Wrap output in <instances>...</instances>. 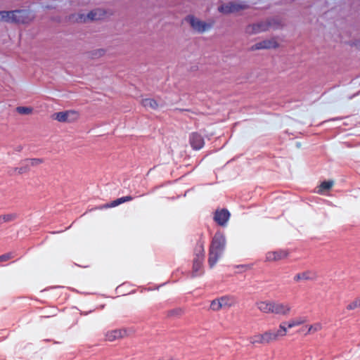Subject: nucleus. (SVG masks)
I'll return each mask as SVG.
<instances>
[{
  "label": "nucleus",
  "mask_w": 360,
  "mask_h": 360,
  "mask_svg": "<svg viewBox=\"0 0 360 360\" xmlns=\"http://www.w3.org/2000/svg\"><path fill=\"white\" fill-rule=\"evenodd\" d=\"M226 246V238L221 232H217L213 236L208 254V264L212 268L221 256Z\"/></svg>",
  "instance_id": "nucleus-1"
},
{
  "label": "nucleus",
  "mask_w": 360,
  "mask_h": 360,
  "mask_svg": "<svg viewBox=\"0 0 360 360\" xmlns=\"http://www.w3.org/2000/svg\"><path fill=\"white\" fill-rule=\"evenodd\" d=\"M204 247L202 244L199 245L195 252L192 267V276L195 277L203 274L202 262L204 261Z\"/></svg>",
  "instance_id": "nucleus-2"
},
{
  "label": "nucleus",
  "mask_w": 360,
  "mask_h": 360,
  "mask_svg": "<svg viewBox=\"0 0 360 360\" xmlns=\"http://www.w3.org/2000/svg\"><path fill=\"white\" fill-rule=\"evenodd\" d=\"M263 334L264 342L265 344H269L276 342L287 335V330L284 324L280 323L278 329H270Z\"/></svg>",
  "instance_id": "nucleus-3"
},
{
  "label": "nucleus",
  "mask_w": 360,
  "mask_h": 360,
  "mask_svg": "<svg viewBox=\"0 0 360 360\" xmlns=\"http://www.w3.org/2000/svg\"><path fill=\"white\" fill-rule=\"evenodd\" d=\"M236 302V299L233 296H222L211 302L210 309L214 311H218L222 309L233 306Z\"/></svg>",
  "instance_id": "nucleus-4"
},
{
  "label": "nucleus",
  "mask_w": 360,
  "mask_h": 360,
  "mask_svg": "<svg viewBox=\"0 0 360 360\" xmlns=\"http://www.w3.org/2000/svg\"><path fill=\"white\" fill-rule=\"evenodd\" d=\"M105 15V12L100 8L91 11L86 16L84 14L73 15L71 20L78 22H86L87 20H98L103 18Z\"/></svg>",
  "instance_id": "nucleus-5"
},
{
  "label": "nucleus",
  "mask_w": 360,
  "mask_h": 360,
  "mask_svg": "<svg viewBox=\"0 0 360 360\" xmlns=\"http://www.w3.org/2000/svg\"><path fill=\"white\" fill-rule=\"evenodd\" d=\"M52 118L61 122H72L79 118V113L75 110H67L53 114Z\"/></svg>",
  "instance_id": "nucleus-6"
},
{
  "label": "nucleus",
  "mask_w": 360,
  "mask_h": 360,
  "mask_svg": "<svg viewBox=\"0 0 360 360\" xmlns=\"http://www.w3.org/2000/svg\"><path fill=\"white\" fill-rule=\"evenodd\" d=\"M271 26H273V23L271 20L262 21L247 26L245 32L248 34H255L267 30Z\"/></svg>",
  "instance_id": "nucleus-7"
},
{
  "label": "nucleus",
  "mask_w": 360,
  "mask_h": 360,
  "mask_svg": "<svg viewBox=\"0 0 360 360\" xmlns=\"http://www.w3.org/2000/svg\"><path fill=\"white\" fill-rule=\"evenodd\" d=\"M15 23H28L34 18V15L30 11L15 10L13 11Z\"/></svg>",
  "instance_id": "nucleus-8"
},
{
  "label": "nucleus",
  "mask_w": 360,
  "mask_h": 360,
  "mask_svg": "<svg viewBox=\"0 0 360 360\" xmlns=\"http://www.w3.org/2000/svg\"><path fill=\"white\" fill-rule=\"evenodd\" d=\"M186 20L190 23L192 28L198 32H203L212 27L211 23H207L193 16H188Z\"/></svg>",
  "instance_id": "nucleus-9"
},
{
  "label": "nucleus",
  "mask_w": 360,
  "mask_h": 360,
  "mask_svg": "<svg viewBox=\"0 0 360 360\" xmlns=\"http://www.w3.org/2000/svg\"><path fill=\"white\" fill-rule=\"evenodd\" d=\"M247 8L245 4H236L230 2L226 4H223L219 8V11L221 13L228 14L231 13H236L240 11L244 10Z\"/></svg>",
  "instance_id": "nucleus-10"
},
{
  "label": "nucleus",
  "mask_w": 360,
  "mask_h": 360,
  "mask_svg": "<svg viewBox=\"0 0 360 360\" xmlns=\"http://www.w3.org/2000/svg\"><path fill=\"white\" fill-rule=\"evenodd\" d=\"M290 311L291 307L289 304L273 301L271 314L287 316L290 314Z\"/></svg>",
  "instance_id": "nucleus-11"
},
{
  "label": "nucleus",
  "mask_w": 360,
  "mask_h": 360,
  "mask_svg": "<svg viewBox=\"0 0 360 360\" xmlns=\"http://www.w3.org/2000/svg\"><path fill=\"white\" fill-rule=\"evenodd\" d=\"M308 321V317L306 316H298L290 319L288 321H283L281 323L284 324L288 331V329H291L295 327H298L305 324Z\"/></svg>",
  "instance_id": "nucleus-12"
},
{
  "label": "nucleus",
  "mask_w": 360,
  "mask_h": 360,
  "mask_svg": "<svg viewBox=\"0 0 360 360\" xmlns=\"http://www.w3.org/2000/svg\"><path fill=\"white\" fill-rule=\"evenodd\" d=\"M316 278L317 274L315 271L307 270L295 274L293 277V281L295 283H299L302 281H314Z\"/></svg>",
  "instance_id": "nucleus-13"
},
{
  "label": "nucleus",
  "mask_w": 360,
  "mask_h": 360,
  "mask_svg": "<svg viewBox=\"0 0 360 360\" xmlns=\"http://www.w3.org/2000/svg\"><path fill=\"white\" fill-rule=\"evenodd\" d=\"M128 335L125 329H116L108 331L105 334V340L110 342L124 338Z\"/></svg>",
  "instance_id": "nucleus-14"
},
{
  "label": "nucleus",
  "mask_w": 360,
  "mask_h": 360,
  "mask_svg": "<svg viewBox=\"0 0 360 360\" xmlns=\"http://www.w3.org/2000/svg\"><path fill=\"white\" fill-rule=\"evenodd\" d=\"M189 143L194 150L202 148L205 144L202 136L197 132H193L190 134Z\"/></svg>",
  "instance_id": "nucleus-15"
},
{
  "label": "nucleus",
  "mask_w": 360,
  "mask_h": 360,
  "mask_svg": "<svg viewBox=\"0 0 360 360\" xmlns=\"http://www.w3.org/2000/svg\"><path fill=\"white\" fill-rule=\"evenodd\" d=\"M278 46V43L276 38H271L269 39L264 40L261 42L255 44L252 49L253 50L262 49H273L276 48Z\"/></svg>",
  "instance_id": "nucleus-16"
},
{
  "label": "nucleus",
  "mask_w": 360,
  "mask_h": 360,
  "mask_svg": "<svg viewBox=\"0 0 360 360\" xmlns=\"http://www.w3.org/2000/svg\"><path fill=\"white\" fill-rule=\"evenodd\" d=\"M288 256V252L285 250H277L268 252L266 255V259L269 262H276L283 259Z\"/></svg>",
  "instance_id": "nucleus-17"
},
{
  "label": "nucleus",
  "mask_w": 360,
  "mask_h": 360,
  "mask_svg": "<svg viewBox=\"0 0 360 360\" xmlns=\"http://www.w3.org/2000/svg\"><path fill=\"white\" fill-rule=\"evenodd\" d=\"M229 216L230 214L226 210H221L216 211L214 219L218 224L223 226L229 219Z\"/></svg>",
  "instance_id": "nucleus-18"
},
{
  "label": "nucleus",
  "mask_w": 360,
  "mask_h": 360,
  "mask_svg": "<svg viewBox=\"0 0 360 360\" xmlns=\"http://www.w3.org/2000/svg\"><path fill=\"white\" fill-rule=\"evenodd\" d=\"M133 200V197L130 196V195H128V196H125V197H122V198H118L115 200H113L112 202L110 203H107V204H104L103 205H101L99 207H98L97 208L99 209V210H102V209H108V208H110V207H116L123 202H129V201H131Z\"/></svg>",
  "instance_id": "nucleus-19"
},
{
  "label": "nucleus",
  "mask_w": 360,
  "mask_h": 360,
  "mask_svg": "<svg viewBox=\"0 0 360 360\" xmlns=\"http://www.w3.org/2000/svg\"><path fill=\"white\" fill-rule=\"evenodd\" d=\"M273 301H259L256 303L257 309L265 314H271Z\"/></svg>",
  "instance_id": "nucleus-20"
},
{
  "label": "nucleus",
  "mask_w": 360,
  "mask_h": 360,
  "mask_svg": "<svg viewBox=\"0 0 360 360\" xmlns=\"http://www.w3.org/2000/svg\"><path fill=\"white\" fill-rule=\"evenodd\" d=\"M14 15L13 11H0V22H14Z\"/></svg>",
  "instance_id": "nucleus-21"
},
{
  "label": "nucleus",
  "mask_w": 360,
  "mask_h": 360,
  "mask_svg": "<svg viewBox=\"0 0 360 360\" xmlns=\"http://www.w3.org/2000/svg\"><path fill=\"white\" fill-rule=\"evenodd\" d=\"M307 330L305 335H313L323 329V324L321 322H315L305 326Z\"/></svg>",
  "instance_id": "nucleus-22"
},
{
  "label": "nucleus",
  "mask_w": 360,
  "mask_h": 360,
  "mask_svg": "<svg viewBox=\"0 0 360 360\" xmlns=\"http://www.w3.org/2000/svg\"><path fill=\"white\" fill-rule=\"evenodd\" d=\"M141 105L146 108L156 110L159 105L158 102L153 98H145L141 101Z\"/></svg>",
  "instance_id": "nucleus-23"
},
{
  "label": "nucleus",
  "mask_w": 360,
  "mask_h": 360,
  "mask_svg": "<svg viewBox=\"0 0 360 360\" xmlns=\"http://www.w3.org/2000/svg\"><path fill=\"white\" fill-rule=\"evenodd\" d=\"M18 218L16 213H7L0 215V224L8 223L15 221Z\"/></svg>",
  "instance_id": "nucleus-24"
},
{
  "label": "nucleus",
  "mask_w": 360,
  "mask_h": 360,
  "mask_svg": "<svg viewBox=\"0 0 360 360\" xmlns=\"http://www.w3.org/2000/svg\"><path fill=\"white\" fill-rule=\"evenodd\" d=\"M249 341L252 345H256V344L264 345V338H263V334L262 333V334L258 333V334H256V335H254L251 336L249 338Z\"/></svg>",
  "instance_id": "nucleus-25"
},
{
  "label": "nucleus",
  "mask_w": 360,
  "mask_h": 360,
  "mask_svg": "<svg viewBox=\"0 0 360 360\" xmlns=\"http://www.w3.org/2000/svg\"><path fill=\"white\" fill-rule=\"evenodd\" d=\"M333 186V181H323L319 186L317 193H322L324 191L329 190Z\"/></svg>",
  "instance_id": "nucleus-26"
},
{
  "label": "nucleus",
  "mask_w": 360,
  "mask_h": 360,
  "mask_svg": "<svg viewBox=\"0 0 360 360\" xmlns=\"http://www.w3.org/2000/svg\"><path fill=\"white\" fill-rule=\"evenodd\" d=\"M360 308V297H356L353 301L348 304L346 309L348 311H352L356 309Z\"/></svg>",
  "instance_id": "nucleus-27"
},
{
  "label": "nucleus",
  "mask_w": 360,
  "mask_h": 360,
  "mask_svg": "<svg viewBox=\"0 0 360 360\" xmlns=\"http://www.w3.org/2000/svg\"><path fill=\"white\" fill-rule=\"evenodd\" d=\"M16 111L20 115H31L33 112V108L31 107L19 106L16 108Z\"/></svg>",
  "instance_id": "nucleus-28"
},
{
  "label": "nucleus",
  "mask_w": 360,
  "mask_h": 360,
  "mask_svg": "<svg viewBox=\"0 0 360 360\" xmlns=\"http://www.w3.org/2000/svg\"><path fill=\"white\" fill-rule=\"evenodd\" d=\"M43 160L40 158H33L26 160V163L29 165V169L31 167H36L43 163Z\"/></svg>",
  "instance_id": "nucleus-29"
},
{
  "label": "nucleus",
  "mask_w": 360,
  "mask_h": 360,
  "mask_svg": "<svg viewBox=\"0 0 360 360\" xmlns=\"http://www.w3.org/2000/svg\"><path fill=\"white\" fill-rule=\"evenodd\" d=\"M30 170L29 165L25 162L23 165L13 168V172L18 174H22L27 172Z\"/></svg>",
  "instance_id": "nucleus-30"
},
{
  "label": "nucleus",
  "mask_w": 360,
  "mask_h": 360,
  "mask_svg": "<svg viewBox=\"0 0 360 360\" xmlns=\"http://www.w3.org/2000/svg\"><path fill=\"white\" fill-rule=\"evenodd\" d=\"M184 314V311L183 309L179 308V309H173V310H171L169 312V316H176V317H179L181 316L182 314Z\"/></svg>",
  "instance_id": "nucleus-31"
},
{
  "label": "nucleus",
  "mask_w": 360,
  "mask_h": 360,
  "mask_svg": "<svg viewBox=\"0 0 360 360\" xmlns=\"http://www.w3.org/2000/svg\"><path fill=\"white\" fill-rule=\"evenodd\" d=\"M13 257V255L11 252L0 256V262L8 261Z\"/></svg>",
  "instance_id": "nucleus-32"
}]
</instances>
